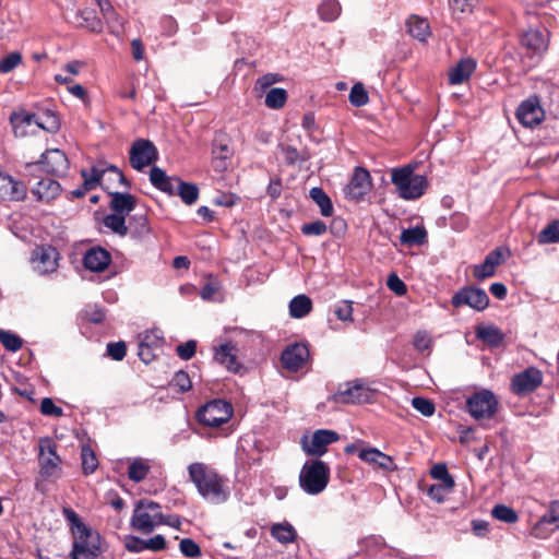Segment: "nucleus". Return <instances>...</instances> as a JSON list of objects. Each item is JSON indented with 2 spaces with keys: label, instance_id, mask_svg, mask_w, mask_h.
<instances>
[{
  "label": "nucleus",
  "instance_id": "1",
  "mask_svg": "<svg viewBox=\"0 0 559 559\" xmlns=\"http://www.w3.org/2000/svg\"><path fill=\"white\" fill-rule=\"evenodd\" d=\"M188 474L189 479L204 500L213 504L227 501L229 489L224 478L213 467L194 462L188 466Z\"/></svg>",
  "mask_w": 559,
  "mask_h": 559
},
{
  "label": "nucleus",
  "instance_id": "2",
  "mask_svg": "<svg viewBox=\"0 0 559 559\" xmlns=\"http://www.w3.org/2000/svg\"><path fill=\"white\" fill-rule=\"evenodd\" d=\"M38 448L39 472L35 480V488L40 492H46L47 483L60 477L61 459L57 454L56 443L50 438H41Z\"/></svg>",
  "mask_w": 559,
  "mask_h": 559
},
{
  "label": "nucleus",
  "instance_id": "3",
  "mask_svg": "<svg viewBox=\"0 0 559 559\" xmlns=\"http://www.w3.org/2000/svg\"><path fill=\"white\" fill-rule=\"evenodd\" d=\"M414 170L415 167L411 164L391 169V181L395 186L399 197L403 200H417L427 190V178L414 174Z\"/></svg>",
  "mask_w": 559,
  "mask_h": 559
},
{
  "label": "nucleus",
  "instance_id": "4",
  "mask_svg": "<svg viewBox=\"0 0 559 559\" xmlns=\"http://www.w3.org/2000/svg\"><path fill=\"white\" fill-rule=\"evenodd\" d=\"M150 180L154 187L170 195L178 194L187 204H193L199 197V189L194 183H189L179 178L168 177L159 167H153Z\"/></svg>",
  "mask_w": 559,
  "mask_h": 559
},
{
  "label": "nucleus",
  "instance_id": "5",
  "mask_svg": "<svg viewBox=\"0 0 559 559\" xmlns=\"http://www.w3.org/2000/svg\"><path fill=\"white\" fill-rule=\"evenodd\" d=\"M330 466L321 460L307 461L299 474L301 489L308 495H319L330 480Z\"/></svg>",
  "mask_w": 559,
  "mask_h": 559
},
{
  "label": "nucleus",
  "instance_id": "6",
  "mask_svg": "<svg viewBox=\"0 0 559 559\" xmlns=\"http://www.w3.org/2000/svg\"><path fill=\"white\" fill-rule=\"evenodd\" d=\"M81 176L84 179V187L86 190L95 189L102 180L104 182V188L108 190V192L111 191L115 182L129 187L123 174L116 166L106 165L105 163L94 165L90 170L82 169Z\"/></svg>",
  "mask_w": 559,
  "mask_h": 559
},
{
  "label": "nucleus",
  "instance_id": "7",
  "mask_svg": "<svg viewBox=\"0 0 559 559\" xmlns=\"http://www.w3.org/2000/svg\"><path fill=\"white\" fill-rule=\"evenodd\" d=\"M73 538L71 559H95L104 551L100 535L91 528L74 535Z\"/></svg>",
  "mask_w": 559,
  "mask_h": 559
},
{
  "label": "nucleus",
  "instance_id": "8",
  "mask_svg": "<svg viewBox=\"0 0 559 559\" xmlns=\"http://www.w3.org/2000/svg\"><path fill=\"white\" fill-rule=\"evenodd\" d=\"M130 525L142 534H151L156 526L160 525L159 504L153 501H140L133 510Z\"/></svg>",
  "mask_w": 559,
  "mask_h": 559
},
{
  "label": "nucleus",
  "instance_id": "9",
  "mask_svg": "<svg viewBox=\"0 0 559 559\" xmlns=\"http://www.w3.org/2000/svg\"><path fill=\"white\" fill-rule=\"evenodd\" d=\"M499 402L492 391L483 389L466 400V411L476 420L490 419L497 413Z\"/></svg>",
  "mask_w": 559,
  "mask_h": 559
},
{
  "label": "nucleus",
  "instance_id": "10",
  "mask_svg": "<svg viewBox=\"0 0 559 559\" xmlns=\"http://www.w3.org/2000/svg\"><path fill=\"white\" fill-rule=\"evenodd\" d=\"M233 415L231 405L223 400H214L198 412V419L209 427H218L228 421Z\"/></svg>",
  "mask_w": 559,
  "mask_h": 559
},
{
  "label": "nucleus",
  "instance_id": "11",
  "mask_svg": "<svg viewBox=\"0 0 559 559\" xmlns=\"http://www.w3.org/2000/svg\"><path fill=\"white\" fill-rule=\"evenodd\" d=\"M310 362L308 345L302 342H294L282 349V368L297 372L306 368Z\"/></svg>",
  "mask_w": 559,
  "mask_h": 559
},
{
  "label": "nucleus",
  "instance_id": "12",
  "mask_svg": "<svg viewBox=\"0 0 559 559\" xmlns=\"http://www.w3.org/2000/svg\"><path fill=\"white\" fill-rule=\"evenodd\" d=\"M338 439L340 435L334 430L318 429L311 439L307 437L301 439V447L306 454L320 457L328 451V447Z\"/></svg>",
  "mask_w": 559,
  "mask_h": 559
},
{
  "label": "nucleus",
  "instance_id": "13",
  "mask_svg": "<svg viewBox=\"0 0 559 559\" xmlns=\"http://www.w3.org/2000/svg\"><path fill=\"white\" fill-rule=\"evenodd\" d=\"M451 302L456 308L468 306L476 311H483L489 305V297L481 288L466 286L453 295Z\"/></svg>",
  "mask_w": 559,
  "mask_h": 559
},
{
  "label": "nucleus",
  "instance_id": "14",
  "mask_svg": "<svg viewBox=\"0 0 559 559\" xmlns=\"http://www.w3.org/2000/svg\"><path fill=\"white\" fill-rule=\"evenodd\" d=\"M521 47L531 57H540L549 45V31L546 27L528 28L521 36Z\"/></svg>",
  "mask_w": 559,
  "mask_h": 559
},
{
  "label": "nucleus",
  "instance_id": "15",
  "mask_svg": "<svg viewBox=\"0 0 559 559\" xmlns=\"http://www.w3.org/2000/svg\"><path fill=\"white\" fill-rule=\"evenodd\" d=\"M519 122L526 128H534L545 118V111L537 96L523 100L515 112Z\"/></svg>",
  "mask_w": 559,
  "mask_h": 559
},
{
  "label": "nucleus",
  "instance_id": "16",
  "mask_svg": "<svg viewBox=\"0 0 559 559\" xmlns=\"http://www.w3.org/2000/svg\"><path fill=\"white\" fill-rule=\"evenodd\" d=\"M157 156L154 144L144 139L136 140L130 150V163L136 170H142L153 164Z\"/></svg>",
  "mask_w": 559,
  "mask_h": 559
},
{
  "label": "nucleus",
  "instance_id": "17",
  "mask_svg": "<svg viewBox=\"0 0 559 559\" xmlns=\"http://www.w3.org/2000/svg\"><path fill=\"white\" fill-rule=\"evenodd\" d=\"M371 189V177L367 169L356 167L349 182L344 188L345 197L353 201H360Z\"/></svg>",
  "mask_w": 559,
  "mask_h": 559
},
{
  "label": "nucleus",
  "instance_id": "18",
  "mask_svg": "<svg viewBox=\"0 0 559 559\" xmlns=\"http://www.w3.org/2000/svg\"><path fill=\"white\" fill-rule=\"evenodd\" d=\"M58 251L50 246L37 247L31 258L33 269L40 275L52 273L58 267Z\"/></svg>",
  "mask_w": 559,
  "mask_h": 559
},
{
  "label": "nucleus",
  "instance_id": "19",
  "mask_svg": "<svg viewBox=\"0 0 559 559\" xmlns=\"http://www.w3.org/2000/svg\"><path fill=\"white\" fill-rule=\"evenodd\" d=\"M10 122L13 128L14 135L17 138H25L35 133L36 128L47 129L36 117L35 114H31L21 109L14 111L10 116Z\"/></svg>",
  "mask_w": 559,
  "mask_h": 559
},
{
  "label": "nucleus",
  "instance_id": "20",
  "mask_svg": "<svg viewBox=\"0 0 559 559\" xmlns=\"http://www.w3.org/2000/svg\"><path fill=\"white\" fill-rule=\"evenodd\" d=\"M559 528V500L549 502L545 514L532 528V534L537 538H545Z\"/></svg>",
  "mask_w": 559,
  "mask_h": 559
},
{
  "label": "nucleus",
  "instance_id": "21",
  "mask_svg": "<svg viewBox=\"0 0 559 559\" xmlns=\"http://www.w3.org/2000/svg\"><path fill=\"white\" fill-rule=\"evenodd\" d=\"M370 397L371 391L358 380L347 383L345 389H340L334 395V400L343 404L366 403Z\"/></svg>",
  "mask_w": 559,
  "mask_h": 559
},
{
  "label": "nucleus",
  "instance_id": "22",
  "mask_svg": "<svg viewBox=\"0 0 559 559\" xmlns=\"http://www.w3.org/2000/svg\"><path fill=\"white\" fill-rule=\"evenodd\" d=\"M542 372L538 369L527 368L513 377L511 382L512 391L515 394L532 392L542 383Z\"/></svg>",
  "mask_w": 559,
  "mask_h": 559
},
{
  "label": "nucleus",
  "instance_id": "23",
  "mask_svg": "<svg viewBox=\"0 0 559 559\" xmlns=\"http://www.w3.org/2000/svg\"><path fill=\"white\" fill-rule=\"evenodd\" d=\"M39 164L44 170L55 176L64 175L69 168V160L66 154L58 148L47 150L41 155Z\"/></svg>",
  "mask_w": 559,
  "mask_h": 559
},
{
  "label": "nucleus",
  "instance_id": "24",
  "mask_svg": "<svg viewBox=\"0 0 559 559\" xmlns=\"http://www.w3.org/2000/svg\"><path fill=\"white\" fill-rule=\"evenodd\" d=\"M233 156V150L229 147L228 141L224 135H218L212 147V165L215 170L224 171L227 169L229 160Z\"/></svg>",
  "mask_w": 559,
  "mask_h": 559
},
{
  "label": "nucleus",
  "instance_id": "25",
  "mask_svg": "<svg viewBox=\"0 0 559 559\" xmlns=\"http://www.w3.org/2000/svg\"><path fill=\"white\" fill-rule=\"evenodd\" d=\"M358 457L368 464H374L379 466L381 469L388 472H394L397 469V466L394 464L393 459L390 455L381 452L377 448L367 447L361 449L358 452Z\"/></svg>",
  "mask_w": 559,
  "mask_h": 559
},
{
  "label": "nucleus",
  "instance_id": "26",
  "mask_svg": "<svg viewBox=\"0 0 559 559\" xmlns=\"http://www.w3.org/2000/svg\"><path fill=\"white\" fill-rule=\"evenodd\" d=\"M287 552L286 559L297 558L299 554V538L295 527L287 521H282V555Z\"/></svg>",
  "mask_w": 559,
  "mask_h": 559
},
{
  "label": "nucleus",
  "instance_id": "27",
  "mask_svg": "<svg viewBox=\"0 0 559 559\" xmlns=\"http://www.w3.org/2000/svg\"><path fill=\"white\" fill-rule=\"evenodd\" d=\"M83 262L87 270L102 272L108 266L110 255L102 248H94L85 253Z\"/></svg>",
  "mask_w": 559,
  "mask_h": 559
},
{
  "label": "nucleus",
  "instance_id": "28",
  "mask_svg": "<svg viewBox=\"0 0 559 559\" xmlns=\"http://www.w3.org/2000/svg\"><path fill=\"white\" fill-rule=\"evenodd\" d=\"M238 349L231 344H223L215 350V360L229 371L237 372L240 364L237 360Z\"/></svg>",
  "mask_w": 559,
  "mask_h": 559
},
{
  "label": "nucleus",
  "instance_id": "29",
  "mask_svg": "<svg viewBox=\"0 0 559 559\" xmlns=\"http://www.w3.org/2000/svg\"><path fill=\"white\" fill-rule=\"evenodd\" d=\"M476 69V61L472 58H465L459 61L449 72V81L452 85H457L469 79Z\"/></svg>",
  "mask_w": 559,
  "mask_h": 559
},
{
  "label": "nucleus",
  "instance_id": "30",
  "mask_svg": "<svg viewBox=\"0 0 559 559\" xmlns=\"http://www.w3.org/2000/svg\"><path fill=\"white\" fill-rule=\"evenodd\" d=\"M60 191L61 188L59 182L50 178L41 179L32 190L37 200L43 202H49L55 199L59 195Z\"/></svg>",
  "mask_w": 559,
  "mask_h": 559
},
{
  "label": "nucleus",
  "instance_id": "31",
  "mask_svg": "<svg viewBox=\"0 0 559 559\" xmlns=\"http://www.w3.org/2000/svg\"><path fill=\"white\" fill-rule=\"evenodd\" d=\"M111 195L110 207L116 214L128 215L135 207V198L129 193L109 191Z\"/></svg>",
  "mask_w": 559,
  "mask_h": 559
},
{
  "label": "nucleus",
  "instance_id": "32",
  "mask_svg": "<svg viewBox=\"0 0 559 559\" xmlns=\"http://www.w3.org/2000/svg\"><path fill=\"white\" fill-rule=\"evenodd\" d=\"M406 27L408 34L419 41H426L431 34L428 21L418 15H411L406 20Z\"/></svg>",
  "mask_w": 559,
  "mask_h": 559
},
{
  "label": "nucleus",
  "instance_id": "33",
  "mask_svg": "<svg viewBox=\"0 0 559 559\" xmlns=\"http://www.w3.org/2000/svg\"><path fill=\"white\" fill-rule=\"evenodd\" d=\"M317 13L321 21L331 23L340 17L342 5L337 0H322L317 8Z\"/></svg>",
  "mask_w": 559,
  "mask_h": 559
},
{
  "label": "nucleus",
  "instance_id": "34",
  "mask_svg": "<svg viewBox=\"0 0 559 559\" xmlns=\"http://www.w3.org/2000/svg\"><path fill=\"white\" fill-rule=\"evenodd\" d=\"M288 308L292 318L300 319L311 311L312 301L306 295H298L290 300Z\"/></svg>",
  "mask_w": 559,
  "mask_h": 559
},
{
  "label": "nucleus",
  "instance_id": "35",
  "mask_svg": "<svg viewBox=\"0 0 559 559\" xmlns=\"http://www.w3.org/2000/svg\"><path fill=\"white\" fill-rule=\"evenodd\" d=\"M400 240L406 246H421L427 240V233L424 227L419 226L403 229Z\"/></svg>",
  "mask_w": 559,
  "mask_h": 559
},
{
  "label": "nucleus",
  "instance_id": "36",
  "mask_svg": "<svg viewBox=\"0 0 559 559\" xmlns=\"http://www.w3.org/2000/svg\"><path fill=\"white\" fill-rule=\"evenodd\" d=\"M131 234L135 238H143L151 233L147 216L144 213L134 214L129 222Z\"/></svg>",
  "mask_w": 559,
  "mask_h": 559
},
{
  "label": "nucleus",
  "instance_id": "37",
  "mask_svg": "<svg viewBox=\"0 0 559 559\" xmlns=\"http://www.w3.org/2000/svg\"><path fill=\"white\" fill-rule=\"evenodd\" d=\"M310 197L320 209L322 216L329 217L333 214V205L329 195L319 187L310 190Z\"/></svg>",
  "mask_w": 559,
  "mask_h": 559
},
{
  "label": "nucleus",
  "instance_id": "38",
  "mask_svg": "<svg viewBox=\"0 0 559 559\" xmlns=\"http://www.w3.org/2000/svg\"><path fill=\"white\" fill-rule=\"evenodd\" d=\"M537 242L539 245L559 242V219L552 221L538 233Z\"/></svg>",
  "mask_w": 559,
  "mask_h": 559
},
{
  "label": "nucleus",
  "instance_id": "39",
  "mask_svg": "<svg viewBox=\"0 0 559 559\" xmlns=\"http://www.w3.org/2000/svg\"><path fill=\"white\" fill-rule=\"evenodd\" d=\"M104 225L119 236H126L129 227L126 224V216L120 214H109L104 218Z\"/></svg>",
  "mask_w": 559,
  "mask_h": 559
},
{
  "label": "nucleus",
  "instance_id": "40",
  "mask_svg": "<svg viewBox=\"0 0 559 559\" xmlns=\"http://www.w3.org/2000/svg\"><path fill=\"white\" fill-rule=\"evenodd\" d=\"M477 337L489 345L497 346L503 341V335L496 326H484L477 329Z\"/></svg>",
  "mask_w": 559,
  "mask_h": 559
},
{
  "label": "nucleus",
  "instance_id": "41",
  "mask_svg": "<svg viewBox=\"0 0 559 559\" xmlns=\"http://www.w3.org/2000/svg\"><path fill=\"white\" fill-rule=\"evenodd\" d=\"M491 515L496 520L509 524L515 523L519 520L516 512L512 508L507 507L504 504L495 506L493 509L491 510Z\"/></svg>",
  "mask_w": 559,
  "mask_h": 559
},
{
  "label": "nucleus",
  "instance_id": "42",
  "mask_svg": "<svg viewBox=\"0 0 559 559\" xmlns=\"http://www.w3.org/2000/svg\"><path fill=\"white\" fill-rule=\"evenodd\" d=\"M148 469L150 467L145 461L134 460L129 466L128 476L131 480L139 483L146 477Z\"/></svg>",
  "mask_w": 559,
  "mask_h": 559
},
{
  "label": "nucleus",
  "instance_id": "43",
  "mask_svg": "<svg viewBox=\"0 0 559 559\" xmlns=\"http://www.w3.org/2000/svg\"><path fill=\"white\" fill-rule=\"evenodd\" d=\"M0 343L10 352H17L23 346V341L19 335L4 330H0Z\"/></svg>",
  "mask_w": 559,
  "mask_h": 559
},
{
  "label": "nucleus",
  "instance_id": "44",
  "mask_svg": "<svg viewBox=\"0 0 559 559\" xmlns=\"http://www.w3.org/2000/svg\"><path fill=\"white\" fill-rule=\"evenodd\" d=\"M349 102L355 107L365 106L369 102V96L362 83H355L349 93Z\"/></svg>",
  "mask_w": 559,
  "mask_h": 559
},
{
  "label": "nucleus",
  "instance_id": "45",
  "mask_svg": "<svg viewBox=\"0 0 559 559\" xmlns=\"http://www.w3.org/2000/svg\"><path fill=\"white\" fill-rule=\"evenodd\" d=\"M82 468L85 474H92L98 466V460L94 451L88 447H83L81 451Z\"/></svg>",
  "mask_w": 559,
  "mask_h": 559
},
{
  "label": "nucleus",
  "instance_id": "46",
  "mask_svg": "<svg viewBox=\"0 0 559 559\" xmlns=\"http://www.w3.org/2000/svg\"><path fill=\"white\" fill-rule=\"evenodd\" d=\"M278 81L276 74H265L259 78L253 87V93L257 97H262L269 88Z\"/></svg>",
  "mask_w": 559,
  "mask_h": 559
},
{
  "label": "nucleus",
  "instance_id": "47",
  "mask_svg": "<svg viewBox=\"0 0 559 559\" xmlns=\"http://www.w3.org/2000/svg\"><path fill=\"white\" fill-rule=\"evenodd\" d=\"M22 53L12 51L0 60V72L9 73L22 63Z\"/></svg>",
  "mask_w": 559,
  "mask_h": 559
},
{
  "label": "nucleus",
  "instance_id": "48",
  "mask_svg": "<svg viewBox=\"0 0 559 559\" xmlns=\"http://www.w3.org/2000/svg\"><path fill=\"white\" fill-rule=\"evenodd\" d=\"M412 406L426 417L432 416L436 411L435 404L431 400L419 396L413 397Z\"/></svg>",
  "mask_w": 559,
  "mask_h": 559
},
{
  "label": "nucleus",
  "instance_id": "49",
  "mask_svg": "<svg viewBox=\"0 0 559 559\" xmlns=\"http://www.w3.org/2000/svg\"><path fill=\"white\" fill-rule=\"evenodd\" d=\"M388 288L396 296H404L407 293L405 283L395 273H391L386 280Z\"/></svg>",
  "mask_w": 559,
  "mask_h": 559
},
{
  "label": "nucleus",
  "instance_id": "50",
  "mask_svg": "<svg viewBox=\"0 0 559 559\" xmlns=\"http://www.w3.org/2000/svg\"><path fill=\"white\" fill-rule=\"evenodd\" d=\"M326 224L322 221L306 223L301 226V231L306 236H321L326 233Z\"/></svg>",
  "mask_w": 559,
  "mask_h": 559
},
{
  "label": "nucleus",
  "instance_id": "51",
  "mask_svg": "<svg viewBox=\"0 0 559 559\" xmlns=\"http://www.w3.org/2000/svg\"><path fill=\"white\" fill-rule=\"evenodd\" d=\"M63 513L71 523L73 536L88 528L72 509H64Z\"/></svg>",
  "mask_w": 559,
  "mask_h": 559
},
{
  "label": "nucleus",
  "instance_id": "52",
  "mask_svg": "<svg viewBox=\"0 0 559 559\" xmlns=\"http://www.w3.org/2000/svg\"><path fill=\"white\" fill-rule=\"evenodd\" d=\"M180 551L189 558H198L201 555V549L197 543L190 538H185L179 545Z\"/></svg>",
  "mask_w": 559,
  "mask_h": 559
},
{
  "label": "nucleus",
  "instance_id": "53",
  "mask_svg": "<svg viewBox=\"0 0 559 559\" xmlns=\"http://www.w3.org/2000/svg\"><path fill=\"white\" fill-rule=\"evenodd\" d=\"M40 413L45 416L55 417H61L63 415L62 408L57 406L50 397H45L41 400Z\"/></svg>",
  "mask_w": 559,
  "mask_h": 559
},
{
  "label": "nucleus",
  "instance_id": "54",
  "mask_svg": "<svg viewBox=\"0 0 559 559\" xmlns=\"http://www.w3.org/2000/svg\"><path fill=\"white\" fill-rule=\"evenodd\" d=\"M432 340L427 331H417L414 335V347L418 352H425L428 350L431 346Z\"/></svg>",
  "mask_w": 559,
  "mask_h": 559
},
{
  "label": "nucleus",
  "instance_id": "55",
  "mask_svg": "<svg viewBox=\"0 0 559 559\" xmlns=\"http://www.w3.org/2000/svg\"><path fill=\"white\" fill-rule=\"evenodd\" d=\"M123 546L130 552H141L145 550V540L133 535L123 537Z\"/></svg>",
  "mask_w": 559,
  "mask_h": 559
},
{
  "label": "nucleus",
  "instance_id": "56",
  "mask_svg": "<svg viewBox=\"0 0 559 559\" xmlns=\"http://www.w3.org/2000/svg\"><path fill=\"white\" fill-rule=\"evenodd\" d=\"M335 314L341 321L353 320V302L349 300H343L335 307Z\"/></svg>",
  "mask_w": 559,
  "mask_h": 559
},
{
  "label": "nucleus",
  "instance_id": "57",
  "mask_svg": "<svg viewBox=\"0 0 559 559\" xmlns=\"http://www.w3.org/2000/svg\"><path fill=\"white\" fill-rule=\"evenodd\" d=\"M450 492H452L451 489H445L440 484H433L427 490L428 496L438 503L443 502Z\"/></svg>",
  "mask_w": 559,
  "mask_h": 559
},
{
  "label": "nucleus",
  "instance_id": "58",
  "mask_svg": "<svg viewBox=\"0 0 559 559\" xmlns=\"http://www.w3.org/2000/svg\"><path fill=\"white\" fill-rule=\"evenodd\" d=\"M496 269L491 265V262L484 260L483 263L474 266V276L477 280H485L495 275Z\"/></svg>",
  "mask_w": 559,
  "mask_h": 559
},
{
  "label": "nucleus",
  "instance_id": "59",
  "mask_svg": "<svg viewBox=\"0 0 559 559\" xmlns=\"http://www.w3.org/2000/svg\"><path fill=\"white\" fill-rule=\"evenodd\" d=\"M171 384L178 388L180 391L185 392L191 388V380L187 372L180 370L175 373Z\"/></svg>",
  "mask_w": 559,
  "mask_h": 559
},
{
  "label": "nucleus",
  "instance_id": "60",
  "mask_svg": "<svg viewBox=\"0 0 559 559\" xmlns=\"http://www.w3.org/2000/svg\"><path fill=\"white\" fill-rule=\"evenodd\" d=\"M108 355L115 360H121L126 356L127 348L123 342L109 343L107 345Z\"/></svg>",
  "mask_w": 559,
  "mask_h": 559
},
{
  "label": "nucleus",
  "instance_id": "61",
  "mask_svg": "<svg viewBox=\"0 0 559 559\" xmlns=\"http://www.w3.org/2000/svg\"><path fill=\"white\" fill-rule=\"evenodd\" d=\"M197 344L194 341H188L177 346V354L181 359L188 360L195 353Z\"/></svg>",
  "mask_w": 559,
  "mask_h": 559
},
{
  "label": "nucleus",
  "instance_id": "62",
  "mask_svg": "<svg viewBox=\"0 0 559 559\" xmlns=\"http://www.w3.org/2000/svg\"><path fill=\"white\" fill-rule=\"evenodd\" d=\"M474 0H449L450 8L454 13H469L473 10Z\"/></svg>",
  "mask_w": 559,
  "mask_h": 559
},
{
  "label": "nucleus",
  "instance_id": "63",
  "mask_svg": "<svg viewBox=\"0 0 559 559\" xmlns=\"http://www.w3.org/2000/svg\"><path fill=\"white\" fill-rule=\"evenodd\" d=\"M83 19L86 22V27H88L93 32L102 31V22L97 19L93 11H84L82 12Z\"/></svg>",
  "mask_w": 559,
  "mask_h": 559
},
{
  "label": "nucleus",
  "instance_id": "64",
  "mask_svg": "<svg viewBox=\"0 0 559 559\" xmlns=\"http://www.w3.org/2000/svg\"><path fill=\"white\" fill-rule=\"evenodd\" d=\"M265 105L272 109L280 108V88L278 87H272V88H270V91L266 92Z\"/></svg>",
  "mask_w": 559,
  "mask_h": 559
}]
</instances>
